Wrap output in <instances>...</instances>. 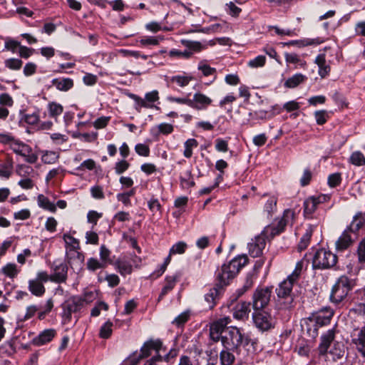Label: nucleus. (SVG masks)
Instances as JSON below:
<instances>
[{
    "label": "nucleus",
    "mask_w": 365,
    "mask_h": 365,
    "mask_svg": "<svg viewBox=\"0 0 365 365\" xmlns=\"http://www.w3.org/2000/svg\"><path fill=\"white\" fill-rule=\"evenodd\" d=\"M6 67L11 70H19L23 64V61L19 58H9L4 62Z\"/></svg>",
    "instance_id": "nucleus-57"
},
{
    "label": "nucleus",
    "mask_w": 365,
    "mask_h": 365,
    "mask_svg": "<svg viewBox=\"0 0 365 365\" xmlns=\"http://www.w3.org/2000/svg\"><path fill=\"white\" fill-rule=\"evenodd\" d=\"M48 115L51 118L57 119L63 112V107L61 104L56 102H50L48 104Z\"/></svg>",
    "instance_id": "nucleus-33"
},
{
    "label": "nucleus",
    "mask_w": 365,
    "mask_h": 365,
    "mask_svg": "<svg viewBox=\"0 0 365 365\" xmlns=\"http://www.w3.org/2000/svg\"><path fill=\"white\" fill-rule=\"evenodd\" d=\"M357 257L359 263L365 266V237L359 242L357 248Z\"/></svg>",
    "instance_id": "nucleus-55"
},
{
    "label": "nucleus",
    "mask_w": 365,
    "mask_h": 365,
    "mask_svg": "<svg viewBox=\"0 0 365 365\" xmlns=\"http://www.w3.org/2000/svg\"><path fill=\"white\" fill-rule=\"evenodd\" d=\"M349 161L356 166H361L365 165V157L361 152L355 151L351 155Z\"/></svg>",
    "instance_id": "nucleus-48"
},
{
    "label": "nucleus",
    "mask_w": 365,
    "mask_h": 365,
    "mask_svg": "<svg viewBox=\"0 0 365 365\" xmlns=\"http://www.w3.org/2000/svg\"><path fill=\"white\" fill-rule=\"evenodd\" d=\"M323 43V41L319 38H304L302 40H292L289 42L284 43V45L287 46H297L299 48L311 45H319Z\"/></svg>",
    "instance_id": "nucleus-30"
},
{
    "label": "nucleus",
    "mask_w": 365,
    "mask_h": 365,
    "mask_svg": "<svg viewBox=\"0 0 365 365\" xmlns=\"http://www.w3.org/2000/svg\"><path fill=\"white\" fill-rule=\"evenodd\" d=\"M333 310L330 308L326 307L317 312L312 316V317H310L309 319L314 320L315 323L321 327L329 324L331 317H333Z\"/></svg>",
    "instance_id": "nucleus-17"
},
{
    "label": "nucleus",
    "mask_w": 365,
    "mask_h": 365,
    "mask_svg": "<svg viewBox=\"0 0 365 365\" xmlns=\"http://www.w3.org/2000/svg\"><path fill=\"white\" fill-rule=\"evenodd\" d=\"M221 341L223 347L228 349H236L243 346L249 352L257 351V342L251 339L236 327H228L221 336Z\"/></svg>",
    "instance_id": "nucleus-2"
},
{
    "label": "nucleus",
    "mask_w": 365,
    "mask_h": 365,
    "mask_svg": "<svg viewBox=\"0 0 365 365\" xmlns=\"http://www.w3.org/2000/svg\"><path fill=\"white\" fill-rule=\"evenodd\" d=\"M131 97L135 101L136 104L139 107L144 108H152L153 106L150 103H154L159 98L158 92L157 91H153L145 94V99H143L134 94L131 95Z\"/></svg>",
    "instance_id": "nucleus-16"
},
{
    "label": "nucleus",
    "mask_w": 365,
    "mask_h": 365,
    "mask_svg": "<svg viewBox=\"0 0 365 365\" xmlns=\"http://www.w3.org/2000/svg\"><path fill=\"white\" fill-rule=\"evenodd\" d=\"M248 258L247 255H239L232 259L227 264L222 265L221 268L217 269L216 277L218 284L222 286H226L230 283L239 271L247 263Z\"/></svg>",
    "instance_id": "nucleus-3"
},
{
    "label": "nucleus",
    "mask_w": 365,
    "mask_h": 365,
    "mask_svg": "<svg viewBox=\"0 0 365 365\" xmlns=\"http://www.w3.org/2000/svg\"><path fill=\"white\" fill-rule=\"evenodd\" d=\"M53 307V302L51 298L48 299L46 304L41 306L38 312V318L40 320H43L47 314H48Z\"/></svg>",
    "instance_id": "nucleus-39"
},
{
    "label": "nucleus",
    "mask_w": 365,
    "mask_h": 365,
    "mask_svg": "<svg viewBox=\"0 0 365 365\" xmlns=\"http://www.w3.org/2000/svg\"><path fill=\"white\" fill-rule=\"evenodd\" d=\"M266 62V57L264 56H258L254 59L249 61L247 65L251 68L262 67Z\"/></svg>",
    "instance_id": "nucleus-58"
},
{
    "label": "nucleus",
    "mask_w": 365,
    "mask_h": 365,
    "mask_svg": "<svg viewBox=\"0 0 365 365\" xmlns=\"http://www.w3.org/2000/svg\"><path fill=\"white\" fill-rule=\"evenodd\" d=\"M110 117L102 116L96 119L92 124L96 129L105 128L109 123Z\"/></svg>",
    "instance_id": "nucleus-64"
},
{
    "label": "nucleus",
    "mask_w": 365,
    "mask_h": 365,
    "mask_svg": "<svg viewBox=\"0 0 365 365\" xmlns=\"http://www.w3.org/2000/svg\"><path fill=\"white\" fill-rule=\"evenodd\" d=\"M212 103V100L205 94L197 92L190 101V107L196 110H205Z\"/></svg>",
    "instance_id": "nucleus-14"
},
{
    "label": "nucleus",
    "mask_w": 365,
    "mask_h": 365,
    "mask_svg": "<svg viewBox=\"0 0 365 365\" xmlns=\"http://www.w3.org/2000/svg\"><path fill=\"white\" fill-rule=\"evenodd\" d=\"M337 256L326 249L318 250L312 258L313 269H327L335 267Z\"/></svg>",
    "instance_id": "nucleus-5"
},
{
    "label": "nucleus",
    "mask_w": 365,
    "mask_h": 365,
    "mask_svg": "<svg viewBox=\"0 0 365 365\" xmlns=\"http://www.w3.org/2000/svg\"><path fill=\"white\" fill-rule=\"evenodd\" d=\"M330 196L328 195H320L318 196H311L307 198L304 202V215L306 218H312L313 214L319 205L324 203L329 200Z\"/></svg>",
    "instance_id": "nucleus-9"
},
{
    "label": "nucleus",
    "mask_w": 365,
    "mask_h": 365,
    "mask_svg": "<svg viewBox=\"0 0 365 365\" xmlns=\"http://www.w3.org/2000/svg\"><path fill=\"white\" fill-rule=\"evenodd\" d=\"M63 239L66 244V250L67 251H75L80 250L79 241L71 235L66 233L63 236Z\"/></svg>",
    "instance_id": "nucleus-32"
},
{
    "label": "nucleus",
    "mask_w": 365,
    "mask_h": 365,
    "mask_svg": "<svg viewBox=\"0 0 365 365\" xmlns=\"http://www.w3.org/2000/svg\"><path fill=\"white\" fill-rule=\"evenodd\" d=\"M67 272L68 267L66 264L59 263L55 265L52 276L53 280L58 283L65 282L67 277Z\"/></svg>",
    "instance_id": "nucleus-24"
},
{
    "label": "nucleus",
    "mask_w": 365,
    "mask_h": 365,
    "mask_svg": "<svg viewBox=\"0 0 365 365\" xmlns=\"http://www.w3.org/2000/svg\"><path fill=\"white\" fill-rule=\"evenodd\" d=\"M334 331L329 329L326 333L322 335L321 342L318 346L319 354L321 356H325L334 343Z\"/></svg>",
    "instance_id": "nucleus-15"
},
{
    "label": "nucleus",
    "mask_w": 365,
    "mask_h": 365,
    "mask_svg": "<svg viewBox=\"0 0 365 365\" xmlns=\"http://www.w3.org/2000/svg\"><path fill=\"white\" fill-rule=\"evenodd\" d=\"M38 205L46 210L54 212L56 210L55 204L51 202L48 197L41 194L37 197Z\"/></svg>",
    "instance_id": "nucleus-34"
},
{
    "label": "nucleus",
    "mask_w": 365,
    "mask_h": 365,
    "mask_svg": "<svg viewBox=\"0 0 365 365\" xmlns=\"http://www.w3.org/2000/svg\"><path fill=\"white\" fill-rule=\"evenodd\" d=\"M277 210V198L270 197L264 205V212L267 213V217H270Z\"/></svg>",
    "instance_id": "nucleus-42"
},
{
    "label": "nucleus",
    "mask_w": 365,
    "mask_h": 365,
    "mask_svg": "<svg viewBox=\"0 0 365 365\" xmlns=\"http://www.w3.org/2000/svg\"><path fill=\"white\" fill-rule=\"evenodd\" d=\"M85 299L81 297H74L68 302L65 306L73 313L78 312L83 306Z\"/></svg>",
    "instance_id": "nucleus-40"
},
{
    "label": "nucleus",
    "mask_w": 365,
    "mask_h": 365,
    "mask_svg": "<svg viewBox=\"0 0 365 365\" xmlns=\"http://www.w3.org/2000/svg\"><path fill=\"white\" fill-rule=\"evenodd\" d=\"M38 310H39V308L36 305L31 304V305L28 306L26 308V313L24 316L23 319L24 321L29 320V319L33 317L37 313V312H38Z\"/></svg>",
    "instance_id": "nucleus-62"
},
{
    "label": "nucleus",
    "mask_w": 365,
    "mask_h": 365,
    "mask_svg": "<svg viewBox=\"0 0 365 365\" xmlns=\"http://www.w3.org/2000/svg\"><path fill=\"white\" fill-rule=\"evenodd\" d=\"M113 326V323L110 321H108L106 323H104L100 329V333H99L100 337L102 339L109 338L111 336L112 332H113V329H112Z\"/></svg>",
    "instance_id": "nucleus-47"
},
{
    "label": "nucleus",
    "mask_w": 365,
    "mask_h": 365,
    "mask_svg": "<svg viewBox=\"0 0 365 365\" xmlns=\"http://www.w3.org/2000/svg\"><path fill=\"white\" fill-rule=\"evenodd\" d=\"M160 347L161 342L160 341H148L143 344L138 354H140L142 359L150 356L153 351L158 354Z\"/></svg>",
    "instance_id": "nucleus-19"
},
{
    "label": "nucleus",
    "mask_w": 365,
    "mask_h": 365,
    "mask_svg": "<svg viewBox=\"0 0 365 365\" xmlns=\"http://www.w3.org/2000/svg\"><path fill=\"white\" fill-rule=\"evenodd\" d=\"M353 343L355 344L359 353L365 357V326L357 331L356 334L353 339Z\"/></svg>",
    "instance_id": "nucleus-21"
},
{
    "label": "nucleus",
    "mask_w": 365,
    "mask_h": 365,
    "mask_svg": "<svg viewBox=\"0 0 365 365\" xmlns=\"http://www.w3.org/2000/svg\"><path fill=\"white\" fill-rule=\"evenodd\" d=\"M56 334V331L53 329H48L41 332L38 336L34 339L36 345L41 346L51 341Z\"/></svg>",
    "instance_id": "nucleus-26"
},
{
    "label": "nucleus",
    "mask_w": 365,
    "mask_h": 365,
    "mask_svg": "<svg viewBox=\"0 0 365 365\" xmlns=\"http://www.w3.org/2000/svg\"><path fill=\"white\" fill-rule=\"evenodd\" d=\"M252 319L255 327L262 331L269 330L275 324V320L271 314L265 311H255L252 314Z\"/></svg>",
    "instance_id": "nucleus-8"
},
{
    "label": "nucleus",
    "mask_w": 365,
    "mask_h": 365,
    "mask_svg": "<svg viewBox=\"0 0 365 365\" xmlns=\"http://www.w3.org/2000/svg\"><path fill=\"white\" fill-rule=\"evenodd\" d=\"M365 222L364 215L361 212L356 213L350 225L346 229L351 233L358 234V231Z\"/></svg>",
    "instance_id": "nucleus-27"
},
{
    "label": "nucleus",
    "mask_w": 365,
    "mask_h": 365,
    "mask_svg": "<svg viewBox=\"0 0 365 365\" xmlns=\"http://www.w3.org/2000/svg\"><path fill=\"white\" fill-rule=\"evenodd\" d=\"M110 251L103 245L100 247V260L102 261L106 266L110 264L112 260L110 259Z\"/></svg>",
    "instance_id": "nucleus-50"
},
{
    "label": "nucleus",
    "mask_w": 365,
    "mask_h": 365,
    "mask_svg": "<svg viewBox=\"0 0 365 365\" xmlns=\"http://www.w3.org/2000/svg\"><path fill=\"white\" fill-rule=\"evenodd\" d=\"M163 39V37H153V36H148V37H143L140 40V44L143 46L147 45H158L160 42V41H162Z\"/></svg>",
    "instance_id": "nucleus-60"
},
{
    "label": "nucleus",
    "mask_w": 365,
    "mask_h": 365,
    "mask_svg": "<svg viewBox=\"0 0 365 365\" xmlns=\"http://www.w3.org/2000/svg\"><path fill=\"white\" fill-rule=\"evenodd\" d=\"M307 77L302 73H296L289 78L284 83V86L289 88H294L304 82Z\"/></svg>",
    "instance_id": "nucleus-36"
},
{
    "label": "nucleus",
    "mask_w": 365,
    "mask_h": 365,
    "mask_svg": "<svg viewBox=\"0 0 365 365\" xmlns=\"http://www.w3.org/2000/svg\"><path fill=\"white\" fill-rule=\"evenodd\" d=\"M328 353L332 355L334 360H336L341 358L344 354V349L342 348V345L339 342L334 341V343L331 345V347H330V349L328 351Z\"/></svg>",
    "instance_id": "nucleus-41"
},
{
    "label": "nucleus",
    "mask_w": 365,
    "mask_h": 365,
    "mask_svg": "<svg viewBox=\"0 0 365 365\" xmlns=\"http://www.w3.org/2000/svg\"><path fill=\"white\" fill-rule=\"evenodd\" d=\"M222 293L223 286L218 283L208 290L205 294V300L209 309H212L216 305Z\"/></svg>",
    "instance_id": "nucleus-12"
},
{
    "label": "nucleus",
    "mask_w": 365,
    "mask_h": 365,
    "mask_svg": "<svg viewBox=\"0 0 365 365\" xmlns=\"http://www.w3.org/2000/svg\"><path fill=\"white\" fill-rule=\"evenodd\" d=\"M250 303L247 302H240L233 308V317L237 320H245L248 319L250 312Z\"/></svg>",
    "instance_id": "nucleus-18"
},
{
    "label": "nucleus",
    "mask_w": 365,
    "mask_h": 365,
    "mask_svg": "<svg viewBox=\"0 0 365 365\" xmlns=\"http://www.w3.org/2000/svg\"><path fill=\"white\" fill-rule=\"evenodd\" d=\"M355 280L346 275L341 276L333 286L330 294L331 300L336 303L341 302L355 286Z\"/></svg>",
    "instance_id": "nucleus-4"
},
{
    "label": "nucleus",
    "mask_w": 365,
    "mask_h": 365,
    "mask_svg": "<svg viewBox=\"0 0 365 365\" xmlns=\"http://www.w3.org/2000/svg\"><path fill=\"white\" fill-rule=\"evenodd\" d=\"M198 143L195 138H188L185 143L184 156L190 158L192 155V149L197 146Z\"/></svg>",
    "instance_id": "nucleus-45"
},
{
    "label": "nucleus",
    "mask_w": 365,
    "mask_h": 365,
    "mask_svg": "<svg viewBox=\"0 0 365 365\" xmlns=\"http://www.w3.org/2000/svg\"><path fill=\"white\" fill-rule=\"evenodd\" d=\"M16 173L22 178H30L34 173V169L31 166L21 165L18 166Z\"/></svg>",
    "instance_id": "nucleus-53"
},
{
    "label": "nucleus",
    "mask_w": 365,
    "mask_h": 365,
    "mask_svg": "<svg viewBox=\"0 0 365 365\" xmlns=\"http://www.w3.org/2000/svg\"><path fill=\"white\" fill-rule=\"evenodd\" d=\"M168 55H169L170 57L178 58H184V59H189V58H190L192 57V51H188L187 50H185L184 51H181L180 50L173 48V49H171L169 51Z\"/></svg>",
    "instance_id": "nucleus-51"
},
{
    "label": "nucleus",
    "mask_w": 365,
    "mask_h": 365,
    "mask_svg": "<svg viewBox=\"0 0 365 365\" xmlns=\"http://www.w3.org/2000/svg\"><path fill=\"white\" fill-rule=\"evenodd\" d=\"M41 159L44 163H47V164L55 163L57 161V160L58 159V154L56 152H53V151H46L42 155Z\"/></svg>",
    "instance_id": "nucleus-56"
},
{
    "label": "nucleus",
    "mask_w": 365,
    "mask_h": 365,
    "mask_svg": "<svg viewBox=\"0 0 365 365\" xmlns=\"http://www.w3.org/2000/svg\"><path fill=\"white\" fill-rule=\"evenodd\" d=\"M141 359L140 354L135 352L125 359L122 365H137Z\"/></svg>",
    "instance_id": "nucleus-63"
},
{
    "label": "nucleus",
    "mask_w": 365,
    "mask_h": 365,
    "mask_svg": "<svg viewBox=\"0 0 365 365\" xmlns=\"http://www.w3.org/2000/svg\"><path fill=\"white\" fill-rule=\"evenodd\" d=\"M28 289L36 297H41L45 293V287L39 280L31 279L29 281Z\"/></svg>",
    "instance_id": "nucleus-31"
},
{
    "label": "nucleus",
    "mask_w": 365,
    "mask_h": 365,
    "mask_svg": "<svg viewBox=\"0 0 365 365\" xmlns=\"http://www.w3.org/2000/svg\"><path fill=\"white\" fill-rule=\"evenodd\" d=\"M272 287H258L252 295V307L257 311L265 308L269 303Z\"/></svg>",
    "instance_id": "nucleus-6"
},
{
    "label": "nucleus",
    "mask_w": 365,
    "mask_h": 365,
    "mask_svg": "<svg viewBox=\"0 0 365 365\" xmlns=\"http://www.w3.org/2000/svg\"><path fill=\"white\" fill-rule=\"evenodd\" d=\"M229 317H222L211 324L210 327V336L212 340L217 341L221 339L227 326L230 323Z\"/></svg>",
    "instance_id": "nucleus-10"
},
{
    "label": "nucleus",
    "mask_w": 365,
    "mask_h": 365,
    "mask_svg": "<svg viewBox=\"0 0 365 365\" xmlns=\"http://www.w3.org/2000/svg\"><path fill=\"white\" fill-rule=\"evenodd\" d=\"M305 324L308 336L312 339H315L318 336V327L319 325L309 318L305 321Z\"/></svg>",
    "instance_id": "nucleus-38"
},
{
    "label": "nucleus",
    "mask_w": 365,
    "mask_h": 365,
    "mask_svg": "<svg viewBox=\"0 0 365 365\" xmlns=\"http://www.w3.org/2000/svg\"><path fill=\"white\" fill-rule=\"evenodd\" d=\"M358 234L351 233L345 230L335 242L337 252H343L349 249L357 240Z\"/></svg>",
    "instance_id": "nucleus-11"
},
{
    "label": "nucleus",
    "mask_w": 365,
    "mask_h": 365,
    "mask_svg": "<svg viewBox=\"0 0 365 365\" xmlns=\"http://www.w3.org/2000/svg\"><path fill=\"white\" fill-rule=\"evenodd\" d=\"M178 280V276L177 274H174L173 276H167L165 277V284L158 297V302H160L168 292H170L175 287Z\"/></svg>",
    "instance_id": "nucleus-25"
},
{
    "label": "nucleus",
    "mask_w": 365,
    "mask_h": 365,
    "mask_svg": "<svg viewBox=\"0 0 365 365\" xmlns=\"http://www.w3.org/2000/svg\"><path fill=\"white\" fill-rule=\"evenodd\" d=\"M180 183L184 188H188L194 185V181L190 170H186L182 173L180 176Z\"/></svg>",
    "instance_id": "nucleus-46"
},
{
    "label": "nucleus",
    "mask_w": 365,
    "mask_h": 365,
    "mask_svg": "<svg viewBox=\"0 0 365 365\" xmlns=\"http://www.w3.org/2000/svg\"><path fill=\"white\" fill-rule=\"evenodd\" d=\"M86 265L87 269L91 272H95L98 269H103L106 267V264L102 261L94 257L89 258L87 261Z\"/></svg>",
    "instance_id": "nucleus-43"
},
{
    "label": "nucleus",
    "mask_w": 365,
    "mask_h": 365,
    "mask_svg": "<svg viewBox=\"0 0 365 365\" xmlns=\"http://www.w3.org/2000/svg\"><path fill=\"white\" fill-rule=\"evenodd\" d=\"M197 68L199 71H202V74L205 76L215 75L216 73V69L215 68L210 67L207 63L205 60L200 61V63H198Z\"/></svg>",
    "instance_id": "nucleus-49"
},
{
    "label": "nucleus",
    "mask_w": 365,
    "mask_h": 365,
    "mask_svg": "<svg viewBox=\"0 0 365 365\" xmlns=\"http://www.w3.org/2000/svg\"><path fill=\"white\" fill-rule=\"evenodd\" d=\"M2 143L9 144L11 150L16 154L26 157L27 162L34 163L36 160V156L31 153V148L15 138H2Z\"/></svg>",
    "instance_id": "nucleus-7"
},
{
    "label": "nucleus",
    "mask_w": 365,
    "mask_h": 365,
    "mask_svg": "<svg viewBox=\"0 0 365 365\" xmlns=\"http://www.w3.org/2000/svg\"><path fill=\"white\" fill-rule=\"evenodd\" d=\"M294 212L290 210H287L284 212L283 217L279 222V227H267L265 232L267 233L269 230H272L271 235L274 236L282 232L284 227L289 222V219H292Z\"/></svg>",
    "instance_id": "nucleus-20"
},
{
    "label": "nucleus",
    "mask_w": 365,
    "mask_h": 365,
    "mask_svg": "<svg viewBox=\"0 0 365 365\" xmlns=\"http://www.w3.org/2000/svg\"><path fill=\"white\" fill-rule=\"evenodd\" d=\"M314 63L319 67V75L324 78L327 76L331 71L330 66L327 63L326 55L324 53L319 54L314 61Z\"/></svg>",
    "instance_id": "nucleus-22"
},
{
    "label": "nucleus",
    "mask_w": 365,
    "mask_h": 365,
    "mask_svg": "<svg viewBox=\"0 0 365 365\" xmlns=\"http://www.w3.org/2000/svg\"><path fill=\"white\" fill-rule=\"evenodd\" d=\"M135 152L140 156L148 157L150 155L149 146L143 144L138 143L135 147Z\"/></svg>",
    "instance_id": "nucleus-61"
},
{
    "label": "nucleus",
    "mask_w": 365,
    "mask_h": 365,
    "mask_svg": "<svg viewBox=\"0 0 365 365\" xmlns=\"http://www.w3.org/2000/svg\"><path fill=\"white\" fill-rule=\"evenodd\" d=\"M79 250H76L75 251H67L66 255L68 260V262H70L71 260H76L79 264H82L84 261V255L83 253L80 252L78 251Z\"/></svg>",
    "instance_id": "nucleus-54"
},
{
    "label": "nucleus",
    "mask_w": 365,
    "mask_h": 365,
    "mask_svg": "<svg viewBox=\"0 0 365 365\" xmlns=\"http://www.w3.org/2000/svg\"><path fill=\"white\" fill-rule=\"evenodd\" d=\"M236 349H228L223 348V349L220 353V359L222 365H231L233 364L235 359V356L234 354Z\"/></svg>",
    "instance_id": "nucleus-28"
},
{
    "label": "nucleus",
    "mask_w": 365,
    "mask_h": 365,
    "mask_svg": "<svg viewBox=\"0 0 365 365\" xmlns=\"http://www.w3.org/2000/svg\"><path fill=\"white\" fill-rule=\"evenodd\" d=\"M19 272V270L17 269V266L14 263H8L0 270V273L11 279L16 277Z\"/></svg>",
    "instance_id": "nucleus-37"
},
{
    "label": "nucleus",
    "mask_w": 365,
    "mask_h": 365,
    "mask_svg": "<svg viewBox=\"0 0 365 365\" xmlns=\"http://www.w3.org/2000/svg\"><path fill=\"white\" fill-rule=\"evenodd\" d=\"M266 245L265 238L264 235H259L252 240L248 243L249 253L252 257H257L262 254V251Z\"/></svg>",
    "instance_id": "nucleus-13"
},
{
    "label": "nucleus",
    "mask_w": 365,
    "mask_h": 365,
    "mask_svg": "<svg viewBox=\"0 0 365 365\" xmlns=\"http://www.w3.org/2000/svg\"><path fill=\"white\" fill-rule=\"evenodd\" d=\"M187 247V245L185 242L180 241L172 246V247L170 250V255H182L183 254L186 249Z\"/></svg>",
    "instance_id": "nucleus-52"
},
{
    "label": "nucleus",
    "mask_w": 365,
    "mask_h": 365,
    "mask_svg": "<svg viewBox=\"0 0 365 365\" xmlns=\"http://www.w3.org/2000/svg\"><path fill=\"white\" fill-rule=\"evenodd\" d=\"M192 78V76L184 73L182 75L173 76L168 78V81L170 83L176 84L177 86L183 88L187 86Z\"/></svg>",
    "instance_id": "nucleus-29"
},
{
    "label": "nucleus",
    "mask_w": 365,
    "mask_h": 365,
    "mask_svg": "<svg viewBox=\"0 0 365 365\" xmlns=\"http://www.w3.org/2000/svg\"><path fill=\"white\" fill-rule=\"evenodd\" d=\"M312 230H307L302 237L300 242L299 243V249L300 250H304L308 246L312 236Z\"/></svg>",
    "instance_id": "nucleus-59"
},
{
    "label": "nucleus",
    "mask_w": 365,
    "mask_h": 365,
    "mask_svg": "<svg viewBox=\"0 0 365 365\" xmlns=\"http://www.w3.org/2000/svg\"><path fill=\"white\" fill-rule=\"evenodd\" d=\"M51 83L57 90L63 92H67L73 87V81L70 78H53Z\"/></svg>",
    "instance_id": "nucleus-23"
},
{
    "label": "nucleus",
    "mask_w": 365,
    "mask_h": 365,
    "mask_svg": "<svg viewBox=\"0 0 365 365\" xmlns=\"http://www.w3.org/2000/svg\"><path fill=\"white\" fill-rule=\"evenodd\" d=\"M116 266L118 272L121 275L125 276L132 272V265L126 261L118 260L116 262Z\"/></svg>",
    "instance_id": "nucleus-44"
},
{
    "label": "nucleus",
    "mask_w": 365,
    "mask_h": 365,
    "mask_svg": "<svg viewBox=\"0 0 365 365\" xmlns=\"http://www.w3.org/2000/svg\"><path fill=\"white\" fill-rule=\"evenodd\" d=\"M303 268V262L297 263L294 271L280 282L276 288L277 307L279 309H289L294 307L293 286L297 283Z\"/></svg>",
    "instance_id": "nucleus-1"
},
{
    "label": "nucleus",
    "mask_w": 365,
    "mask_h": 365,
    "mask_svg": "<svg viewBox=\"0 0 365 365\" xmlns=\"http://www.w3.org/2000/svg\"><path fill=\"white\" fill-rule=\"evenodd\" d=\"M181 43L183 46L188 48V51H192V54L194 53L200 52L207 48L205 45H202L199 41L182 40Z\"/></svg>",
    "instance_id": "nucleus-35"
}]
</instances>
